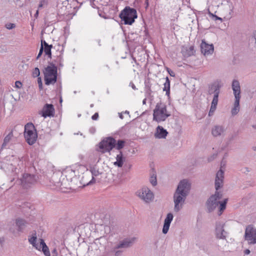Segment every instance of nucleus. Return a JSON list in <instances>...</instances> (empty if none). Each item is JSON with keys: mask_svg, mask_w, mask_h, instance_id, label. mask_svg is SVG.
Masks as SVG:
<instances>
[{"mask_svg": "<svg viewBox=\"0 0 256 256\" xmlns=\"http://www.w3.org/2000/svg\"><path fill=\"white\" fill-rule=\"evenodd\" d=\"M210 196H214V199H216L218 201H220V200L222 198V194L216 190L214 194H212Z\"/></svg>", "mask_w": 256, "mask_h": 256, "instance_id": "nucleus-37", "label": "nucleus"}, {"mask_svg": "<svg viewBox=\"0 0 256 256\" xmlns=\"http://www.w3.org/2000/svg\"><path fill=\"white\" fill-rule=\"evenodd\" d=\"M6 27L8 30H11L16 27V25L14 24L8 23L6 25Z\"/></svg>", "mask_w": 256, "mask_h": 256, "instance_id": "nucleus-40", "label": "nucleus"}, {"mask_svg": "<svg viewBox=\"0 0 256 256\" xmlns=\"http://www.w3.org/2000/svg\"><path fill=\"white\" fill-rule=\"evenodd\" d=\"M228 200V198H225L222 202L218 201L214 198V196H210L206 203L208 212L209 213L212 212L220 204L218 215L220 216L226 208Z\"/></svg>", "mask_w": 256, "mask_h": 256, "instance_id": "nucleus-2", "label": "nucleus"}, {"mask_svg": "<svg viewBox=\"0 0 256 256\" xmlns=\"http://www.w3.org/2000/svg\"><path fill=\"white\" fill-rule=\"evenodd\" d=\"M146 98H144L143 101H142V104H146Z\"/></svg>", "mask_w": 256, "mask_h": 256, "instance_id": "nucleus-56", "label": "nucleus"}, {"mask_svg": "<svg viewBox=\"0 0 256 256\" xmlns=\"http://www.w3.org/2000/svg\"><path fill=\"white\" fill-rule=\"evenodd\" d=\"M224 224L218 223L216 224V238L220 239H225L226 232L224 229Z\"/></svg>", "mask_w": 256, "mask_h": 256, "instance_id": "nucleus-17", "label": "nucleus"}, {"mask_svg": "<svg viewBox=\"0 0 256 256\" xmlns=\"http://www.w3.org/2000/svg\"><path fill=\"white\" fill-rule=\"evenodd\" d=\"M44 52V48L42 46H40L39 52L38 54V55L36 56V59L38 60L42 56Z\"/></svg>", "mask_w": 256, "mask_h": 256, "instance_id": "nucleus-41", "label": "nucleus"}, {"mask_svg": "<svg viewBox=\"0 0 256 256\" xmlns=\"http://www.w3.org/2000/svg\"><path fill=\"white\" fill-rule=\"evenodd\" d=\"M36 240L37 237L36 232H34L32 234V236L28 238V242L32 246H35L34 244L37 242Z\"/></svg>", "mask_w": 256, "mask_h": 256, "instance_id": "nucleus-32", "label": "nucleus"}, {"mask_svg": "<svg viewBox=\"0 0 256 256\" xmlns=\"http://www.w3.org/2000/svg\"><path fill=\"white\" fill-rule=\"evenodd\" d=\"M190 189V184L186 180H181L174 194V210L179 212L182 208Z\"/></svg>", "mask_w": 256, "mask_h": 256, "instance_id": "nucleus-1", "label": "nucleus"}, {"mask_svg": "<svg viewBox=\"0 0 256 256\" xmlns=\"http://www.w3.org/2000/svg\"><path fill=\"white\" fill-rule=\"evenodd\" d=\"M40 243L36 242V244H34L35 246H33L34 248H36V250H41L42 248V246H43L42 244H44L42 242H44V240L42 239H40Z\"/></svg>", "mask_w": 256, "mask_h": 256, "instance_id": "nucleus-34", "label": "nucleus"}, {"mask_svg": "<svg viewBox=\"0 0 256 256\" xmlns=\"http://www.w3.org/2000/svg\"><path fill=\"white\" fill-rule=\"evenodd\" d=\"M119 17L124 24L132 25L137 18V12L135 8L126 6L121 11Z\"/></svg>", "mask_w": 256, "mask_h": 256, "instance_id": "nucleus-3", "label": "nucleus"}, {"mask_svg": "<svg viewBox=\"0 0 256 256\" xmlns=\"http://www.w3.org/2000/svg\"><path fill=\"white\" fill-rule=\"evenodd\" d=\"M90 172L92 173V180L87 184V185L90 184H92L95 182L96 180L94 178V177H96L102 174V172H100L98 170L96 166L90 167Z\"/></svg>", "mask_w": 256, "mask_h": 256, "instance_id": "nucleus-23", "label": "nucleus"}, {"mask_svg": "<svg viewBox=\"0 0 256 256\" xmlns=\"http://www.w3.org/2000/svg\"><path fill=\"white\" fill-rule=\"evenodd\" d=\"M98 118V112L95 113L92 117L93 120H96Z\"/></svg>", "mask_w": 256, "mask_h": 256, "instance_id": "nucleus-45", "label": "nucleus"}, {"mask_svg": "<svg viewBox=\"0 0 256 256\" xmlns=\"http://www.w3.org/2000/svg\"><path fill=\"white\" fill-rule=\"evenodd\" d=\"M250 250L248 249L246 250L244 252L245 254H250Z\"/></svg>", "mask_w": 256, "mask_h": 256, "instance_id": "nucleus-51", "label": "nucleus"}, {"mask_svg": "<svg viewBox=\"0 0 256 256\" xmlns=\"http://www.w3.org/2000/svg\"><path fill=\"white\" fill-rule=\"evenodd\" d=\"M40 46H42L44 48V50L46 52V50L48 49V50H52V44H48L44 40H41V44Z\"/></svg>", "mask_w": 256, "mask_h": 256, "instance_id": "nucleus-29", "label": "nucleus"}, {"mask_svg": "<svg viewBox=\"0 0 256 256\" xmlns=\"http://www.w3.org/2000/svg\"><path fill=\"white\" fill-rule=\"evenodd\" d=\"M168 71L171 76H174V73L172 71H171V72H170V71L169 70H168Z\"/></svg>", "mask_w": 256, "mask_h": 256, "instance_id": "nucleus-52", "label": "nucleus"}, {"mask_svg": "<svg viewBox=\"0 0 256 256\" xmlns=\"http://www.w3.org/2000/svg\"><path fill=\"white\" fill-rule=\"evenodd\" d=\"M46 52H45V54L47 56H48L49 58H51L52 56V52H51V50H48V49L46 50Z\"/></svg>", "mask_w": 256, "mask_h": 256, "instance_id": "nucleus-44", "label": "nucleus"}, {"mask_svg": "<svg viewBox=\"0 0 256 256\" xmlns=\"http://www.w3.org/2000/svg\"><path fill=\"white\" fill-rule=\"evenodd\" d=\"M54 106L52 104H46L40 114L42 116L46 118V117H51L54 116Z\"/></svg>", "mask_w": 256, "mask_h": 256, "instance_id": "nucleus-12", "label": "nucleus"}, {"mask_svg": "<svg viewBox=\"0 0 256 256\" xmlns=\"http://www.w3.org/2000/svg\"><path fill=\"white\" fill-rule=\"evenodd\" d=\"M201 52L204 56L212 54L214 50V46L212 44H207L204 40L200 44Z\"/></svg>", "mask_w": 256, "mask_h": 256, "instance_id": "nucleus-13", "label": "nucleus"}, {"mask_svg": "<svg viewBox=\"0 0 256 256\" xmlns=\"http://www.w3.org/2000/svg\"><path fill=\"white\" fill-rule=\"evenodd\" d=\"M217 250V246L212 243L206 244L202 247L204 252L209 256H215Z\"/></svg>", "mask_w": 256, "mask_h": 256, "instance_id": "nucleus-15", "label": "nucleus"}, {"mask_svg": "<svg viewBox=\"0 0 256 256\" xmlns=\"http://www.w3.org/2000/svg\"><path fill=\"white\" fill-rule=\"evenodd\" d=\"M38 10L36 11V14H34V16H35L36 18H37V17H38Z\"/></svg>", "mask_w": 256, "mask_h": 256, "instance_id": "nucleus-53", "label": "nucleus"}, {"mask_svg": "<svg viewBox=\"0 0 256 256\" xmlns=\"http://www.w3.org/2000/svg\"><path fill=\"white\" fill-rule=\"evenodd\" d=\"M15 86L16 88H20L22 87V84L20 81H16L15 82Z\"/></svg>", "mask_w": 256, "mask_h": 256, "instance_id": "nucleus-43", "label": "nucleus"}, {"mask_svg": "<svg viewBox=\"0 0 256 256\" xmlns=\"http://www.w3.org/2000/svg\"><path fill=\"white\" fill-rule=\"evenodd\" d=\"M13 137V134L12 132H10L4 138V142L2 144V148H5L8 144L10 142L12 138Z\"/></svg>", "mask_w": 256, "mask_h": 256, "instance_id": "nucleus-28", "label": "nucleus"}, {"mask_svg": "<svg viewBox=\"0 0 256 256\" xmlns=\"http://www.w3.org/2000/svg\"><path fill=\"white\" fill-rule=\"evenodd\" d=\"M125 141L122 140H118L117 143H116V148L118 150H120L124 146Z\"/></svg>", "mask_w": 256, "mask_h": 256, "instance_id": "nucleus-33", "label": "nucleus"}, {"mask_svg": "<svg viewBox=\"0 0 256 256\" xmlns=\"http://www.w3.org/2000/svg\"><path fill=\"white\" fill-rule=\"evenodd\" d=\"M124 114H129V112L128 110H126L124 112Z\"/></svg>", "mask_w": 256, "mask_h": 256, "instance_id": "nucleus-57", "label": "nucleus"}, {"mask_svg": "<svg viewBox=\"0 0 256 256\" xmlns=\"http://www.w3.org/2000/svg\"><path fill=\"white\" fill-rule=\"evenodd\" d=\"M163 91L166 92V95L168 96L170 94V80L168 77H166V82L164 84Z\"/></svg>", "mask_w": 256, "mask_h": 256, "instance_id": "nucleus-27", "label": "nucleus"}, {"mask_svg": "<svg viewBox=\"0 0 256 256\" xmlns=\"http://www.w3.org/2000/svg\"><path fill=\"white\" fill-rule=\"evenodd\" d=\"M130 85L131 86L133 90H136V89L135 85L132 82H130Z\"/></svg>", "mask_w": 256, "mask_h": 256, "instance_id": "nucleus-50", "label": "nucleus"}, {"mask_svg": "<svg viewBox=\"0 0 256 256\" xmlns=\"http://www.w3.org/2000/svg\"><path fill=\"white\" fill-rule=\"evenodd\" d=\"M42 242L44 243V244H42L43 246H42V249H41L42 252H44V254L46 256H50V254L48 248L46 245V244L44 242Z\"/></svg>", "mask_w": 256, "mask_h": 256, "instance_id": "nucleus-31", "label": "nucleus"}, {"mask_svg": "<svg viewBox=\"0 0 256 256\" xmlns=\"http://www.w3.org/2000/svg\"><path fill=\"white\" fill-rule=\"evenodd\" d=\"M18 182L21 184L24 188H28L36 182V176L28 173L24 174L22 178L20 179Z\"/></svg>", "mask_w": 256, "mask_h": 256, "instance_id": "nucleus-9", "label": "nucleus"}, {"mask_svg": "<svg viewBox=\"0 0 256 256\" xmlns=\"http://www.w3.org/2000/svg\"><path fill=\"white\" fill-rule=\"evenodd\" d=\"M208 94H214V96L219 95L220 94V86L218 84H213L209 86L208 90Z\"/></svg>", "mask_w": 256, "mask_h": 256, "instance_id": "nucleus-25", "label": "nucleus"}, {"mask_svg": "<svg viewBox=\"0 0 256 256\" xmlns=\"http://www.w3.org/2000/svg\"><path fill=\"white\" fill-rule=\"evenodd\" d=\"M224 178V171L220 169L216 173L215 180V188L216 190L222 186Z\"/></svg>", "mask_w": 256, "mask_h": 256, "instance_id": "nucleus-16", "label": "nucleus"}, {"mask_svg": "<svg viewBox=\"0 0 256 256\" xmlns=\"http://www.w3.org/2000/svg\"><path fill=\"white\" fill-rule=\"evenodd\" d=\"M52 254H53V256H58V253L57 252V250L56 248H54L52 252Z\"/></svg>", "mask_w": 256, "mask_h": 256, "instance_id": "nucleus-46", "label": "nucleus"}, {"mask_svg": "<svg viewBox=\"0 0 256 256\" xmlns=\"http://www.w3.org/2000/svg\"><path fill=\"white\" fill-rule=\"evenodd\" d=\"M43 7L42 0L38 4V9L41 8Z\"/></svg>", "mask_w": 256, "mask_h": 256, "instance_id": "nucleus-49", "label": "nucleus"}, {"mask_svg": "<svg viewBox=\"0 0 256 256\" xmlns=\"http://www.w3.org/2000/svg\"><path fill=\"white\" fill-rule=\"evenodd\" d=\"M150 181L153 186H156L157 184L156 175V172H152V174H151Z\"/></svg>", "mask_w": 256, "mask_h": 256, "instance_id": "nucleus-30", "label": "nucleus"}, {"mask_svg": "<svg viewBox=\"0 0 256 256\" xmlns=\"http://www.w3.org/2000/svg\"><path fill=\"white\" fill-rule=\"evenodd\" d=\"M91 5H92V8H94V4H91Z\"/></svg>", "mask_w": 256, "mask_h": 256, "instance_id": "nucleus-63", "label": "nucleus"}, {"mask_svg": "<svg viewBox=\"0 0 256 256\" xmlns=\"http://www.w3.org/2000/svg\"><path fill=\"white\" fill-rule=\"evenodd\" d=\"M181 52L182 56L185 58H188L194 54L195 52L194 50V46H191L189 47L187 46H182Z\"/></svg>", "mask_w": 256, "mask_h": 256, "instance_id": "nucleus-19", "label": "nucleus"}, {"mask_svg": "<svg viewBox=\"0 0 256 256\" xmlns=\"http://www.w3.org/2000/svg\"><path fill=\"white\" fill-rule=\"evenodd\" d=\"M225 131L222 126L216 125L212 128V134L214 137L220 136Z\"/></svg>", "mask_w": 256, "mask_h": 256, "instance_id": "nucleus-20", "label": "nucleus"}, {"mask_svg": "<svg viewBox=\"0 0 256 256\" xmlns=\"http://www.w3.org/2000/svg\"><path fill=\"white\" fill-rule=\"evenodd\" d=\"M119 116H120V118H121V119H123L124 118V116L122 114H119Z\"/></svg>", "mask_w": 256, "mask_h": 256, "instance_id": "nucleus-54", "label": "nucleus"}, {"mask_svg": "<svg viewBox=\"0 0 256 256\" xmlns=\"http://www.w3.org/2000/svg\"><path fill=\"white\" fill-rule=\"evenodd\" d=\"M168 134L166 130L164 129L162 126H158L156 128V132L154 136L158 138H164Z\"/></svg>", "mask_w": 256, "mask_h": 256, "instance_id": "nucleus-21", "label": "nucleus"}, {"mask_svg": "<svg viewBox=\"0 0 256 256\" xmlns=\"http://www.w3.org/2000/svg\"><path fill=\"white\" fill-rule=\"evenodd\" d=\"M44 73L46 84H54L56 82L58 68L54 64L51 63L50 66L45 68Z\"/></svg>", "mask_w": 256, "mask_h": 256, "instance_id": "nucleus-5", "label": "nucleus"}, {"mask_svg": "<svg viewBox=\"0 0 256 256\" xmlns=\"http://www.w3.org/2000/svg\"><path fill=\"white\" fill-rule=\"evenodd\" d=\"M98 43L99 46H100V45H101V44H100V40H98Z\"/></svg>", "mask_w": 256, "mask_h": 256, "instance_id": "nucleus-59", "label": "nucleus"}, {"mask_svg": "<svg viewBox=\"0 0 256 256\" xmlns=\"http://www.w3.org/2000/svg\"><path fill=\"white\" fill-rule=\"evenodd\" d=\"M16 226L17 227L18 231L22 232L26 226V222L22 218H18L16 220Z\"/></svg>", "mask_w": 256, "mask_h": 256, "instance_id": "nucleus-22", "label": "nucleus"}, {"mask_svg": "<svg viewBox=\"0 0 256 256\" xmlns=\"http://www.w3.org/2000/svg\"><path fill=\"white\" fill-rule=\"evenodd\" d=\"M40 74V72L38 68H35L32 72V76L34 78L38 77Z\"/></svg>", "mask_w": 256, "mask_h": 256, "instance_id": "nucleus-38", "label": "nucleus"}, {"mask_svg": "<svg viewBox=\"0 0 256 256\" xmlns=\"http://www.w3.org/2000/svg\"><path fill=\"white\" fill-rule=\"evenodd\" d=\"M116 161L114 162V165L118 168L122 167L124 162L122 152L120 151V154L116 156Z\"/></svg>", "mask_w": 256, "mask_h": 256, "instance_id": "nucleus-26", "label": "nucleus"}, {"mask_svg": "<svg viewBox=\"0 0 256 256\" xmlns=\"http://www.w3.org/2000/svg\"><path fill=\"white\" fill-rule=\"evenodd\" d=\"M62 58L61 56H60L57 58L56 60V62L58 64L59 66L62 67L63 66V64H62Z\"/></svg>", "mask_w": 256, "mask_h": 256, "instance_id": "nucleus-39", "label": "nucleus"}, {"mask_svg": "<svg viewBox=\"0 0 256 256\" xmlns=\"http://www.w3.org/2000/svg\"><path fill=\"white\" fill-rule=\"evenodd\" d=\"M122 252L120 250H116L115 252V256H120Z\"/></svg>", "mask_w": 256, "mask_h": 256, "instance_id": "nucleus-47", "label": "nucleus"}, {"mask_svg": "<svg viewBox=\"0 0 256 256\" xmlns=\"http://www.w3.org/2000/svg\"><path fill=\"white\" fill-rule=\"evenodd\" d=\"M245 168L246 169L247 172H250V170H248V168Z\"/></svg>", "mask_w": 256, "mask_h": 256, "instance_id": "nucleus-58", "label": "nucleus"}, {"mask_svg": "<svg viewBox=\"0 0 256 256\" xmlns=\"http://www.w3.org/2000/svg\"><path fill=\"white\" fill-rule=\"evenodd\" d=\"M38 86L40 89L42 88V79L40 77H38Z\"/></svg>", "mask_w": 256, "mask_h": 256, "instance_id": "nucleus-42", "label": "nucleus"}, {"mask_svg": "<svg viewBox=\"0 0 256 256\" xmlns=\"http://www.w3.org/2000/svg\"><path fill=\"white\" fill-rule=\"evenodd\" d=\"M208 14H209V16H210L212 17V18L214 20H220L221 22H222V20L221 18L220 17H218V16L213 14L209 10H208Z\"/></svg>", "mask_w": 256, "mask_h": 256, "instance_id": "nucleus-35", "label": "nucleus"}, {"mask_svg": "<svg viewBox=\"0 0 256 256\" xmlns=\"http://www.w3.org/2000/svg\"><path fill=\"white\" fill-rule=\"evenodd\" d=\"M91 5H92V8H94V4H91Z\"/></svg>", "mask_w": 256, "mask_h": 256, "instance_id": "nucleus-62", "label": "nucleus"}, {"mask_svg": "<svg viewBox=\"0 0 256 256\" xmlns=\"http://www.w3.org/2000/svg\"><path fill=\"white\" fill-rule=\"evenodd\" d=\"M79 157H80V158H82L83 156H82V155H80V156H79Z\"/></svg>", "mask_w": 256, "mask_h": 256, "instance_id": "nucleus-60", "label": "nucleus"}, {"mask_svg": "<svg viewBox=\"0 0 256 256\" xmlns=\"http://www.w3.org/2000/svg\"><path fill=\"white\" fill-rule=\"evenodd\" d=\"M16 225L13 224L9 228L10 232L14 235H16L18 232V228H16Z\"/></svg>", "mask_w": 256, "mask_h": 256, "instance_id": "nucleus-36", "label": "nucleus"}, {"mask_svg": "<svg viewBox=\"0 0 256 256\" xmlns=\"http://www.w3.org/2000/svg\"><path fill=\"white\" fill-rule=\"evenodd\" d=\"M173 218L174 216L172 213H168L167 214L166 217L164 221V224L162 230V233L164 234H166L168 233L170 223L173 220Z\"/></svg>", "mask_w": 256, "mask_h": 256, "instance_id": "nucleus-18", "label": "nucleus"}, {"mask_svg": "<svg viewBox=\"0 0 256 256\" xmlns=\"http://www.w3.org/2000/svg\"><path fill=\"white\" fill-rule=\"evenodd\" d=\"M218 95H217V94L216 96H214L210 108L208 113L209 116L212 115L216 110L218 102Z\"/></svg>", "mask_w": 256, "mask_h": 256, "instance_id": "nucleus-24", "label": "nucleus"}, {"mask_svg": "<svg viewBox=\"0 0 256 256\" xmlns=\"http://www.w3.org/2000/svg\"><path fill=\"white\" fill-rule=\"evenodd\" d=\"M106 68H110L108 65H106Z\"/></svg>", "mask_w": 256, "mask_h": 256, "instance_id": "nucleus-64", "label": "nucleus"}, {"mask_svg": "<svg viewBox=\"0 0 256 256\" xmlns=\"http://www.w3.org/2000/svg\"><path fill=\"white\" fill-rule=\"evenodd\" d=\"M244 238L250 244H256V228L252 224L248 225L245 230Z\"/></svg>", "mask_w": 256, "mask_h": 256, "instance_id": "nucleus-11", "label": "nucleus"}, {"mask_svg": "<svg viewBox=\"0 0 256 256\" xmlns=\"http://www.w3.org/2000/svg\"><path fill=\"white\" fill-rule=\"evenodd\" d=\"M24 136L26 141L30 145H32L36 142L38 134L36 130L32 123H28L25 125Z\"/></svg>", "mask_w": 256, "mask_h": 256, "instance_id": "nucleus-6", "label": "nucleus"}, {"mask_svg": "<svg viewBox=\"0 0 256 256\" xmlns=\"http://www.w3.org/2000/svg\"><path fill=\"white\" fill-rule=\"evenodd\" d=\"M232 88L235 98L234 107L232 110V115L236 114L240 110V87L238 80H234L232 83Z\"/></svg>", "mask_w": 256, "mask_h": 256, "instance_id": "nucleus-7", "label": "nucleus"}, {"mask_svg": "<svg viewBox=\"0 0 256 256\" xmlns=\"http://www.w3.org/2000/svg\"><path fill=\"white\" fill-rule=\"evenodd\" d=\"M136 240V238H127L120 242L116 247V249H119L122 248H126L132 246Z\"/></svg>", "mask_w": 256, "mask_h": 256, "instance_id": "nucleus-14", "label": "nucleus"}, {"mask_svg": "<svg viewBox=\"0 0 256 256\" xmlns=\"http://www.w3.org/2000/svg\"><path fill=\"white\" fill-rule=\"evenodd\" d=\"M137 195L146 203H150L154 198L153 192L147 187L142 188L137 192Z\"/></svg>", "mask_w": 256, "mask_h": 256, "instance_id": "nucleus-10", "label": "nucleus"}, {"mask_svg": "<svg viewBox=\"0 0 256 256\" xmlns=\"http://www.w3.org/2000/svg\"><path fill=\"white\" fill-rule=\"evenodd\" d=\"M60 102H62V98H60Z\"/></svg>", "mask_w": 256, "mask_h": 256, "instance_id": "nucleus-61", "label": "nucleus"}, {"mask_svg": "<svg viewBox=\"0 0 256 256\" xmlns=\"http://www.w3.org/2000/svg\"><path fill=\"white\" fill-rule=\"evenodd\" d=\"M116 140L112 137L104 138L98 144L100 152L102 154L110 152L116 146Z\"/></svg>", "mask_w": 256, "mask_h": 256, "instance_id": "nucleus-8", "label": "nucleus"}, {"mask_svg": "<svg viewBox=\"0 0 256 256\" xmlns=\"http://www.w3.org/2000/svg\"><path fill=\"white\" fill-rule=\"evenodd\" d=\"M145 4H146V7H148V0H146Z\"/></svg>", "mask_w": 256, "mask_h": 256, "instance_id": "nucleus-55", "label": "nucleus"}, {"mask_svg": "<svg viewBox=\"0 0 256 256\" xmlns=\"http://www.w3.org/2000/svg\"><path fill=\"white\" fill-rule=\"evenodd\" d=\"M252 38L254 40L256 44V30L254 31L252 33Z\"/></svg>", "mask_w": 256, "mask_h": 256, "instance_id": "nucleus-48", "label": "nucleus"}, {"mask_svg": "<svg viewBox=\"0 0 256 256\" xmlns=\"http://www.w3.org/2000/svg\"><path fill=\"white\" fill-rule=\"evenodd\" d=\"M170 114L167 111L166 106L161 102L157 103L154 110L153 120L160 122L164 121Z\"/></svg>", "mask_w": 256, "mask_h": 256, "instance_id": "nucleus-4", "label": "nucleus"}]
</instances>
